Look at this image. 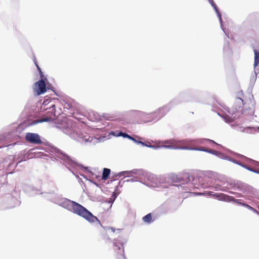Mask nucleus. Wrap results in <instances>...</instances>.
Instances as JSON below:
<instances>
[{"instance_id":"1","label":"nucleus","mask_w":259,"mask_h":259,"mask_svg":"<svg viewBox=\"0 0 259 259\" xmlns=\"http://www.w3.org/2000/svg\"><path fill=\"white\" fill-rule=\"evenodd\" d=\"M66 203L69 210L84 218L89 222H98L105 230H111L113 233L115 232L116 229L113 227L102 226L100 221L96 216H94L90 211L79 203L69 200H68Z\"/></svg>"},{"instance_id":"2","label":"nucleus","mask_w":259,"mask_h":259,"mask_svg":"<svg viewBox=\"0 0 259 259\" xmlns=\"http://www.w3.org/2000/svg\"><path fill=\"white\" fill-rule=\"evenodd\" d=\"M40 110L41 111H49L42 118L34 121L35 123L51 121L55 119L56 116L55 105L51 100L49 99L45 100L41 105Z\"/></svg>"},{"instance_id":"3","label":"nucleus","mask_w":259,"mask_h":259,"mask_svg":"<svg viewBox=\"0 0 259 259\" xmlns=\"http://www.w3.org/2000/svg\"><path fill=\"white\" fill-rule=\"evenodd\" d=\"M148 115L146 113L138 110H132L130 112V116L137 122H146V117Z\"/></svg>"},{"instance_id":"4","label":"nucleus","mask_w":259,"mask_h":259,"mask_svg":"<svg viewBox=\"0 0 259 259\" xmlns=\"http://www.w3.org/2000/svg\"><path fill=\"white\" fill-rule=\"evenodd\" d=\"M25 140L30 143L41 144L42 141L37 134L27 133L26 134Z\"/></svg>"},{"instance_id":"5","label":"nucleus","mask_w":259,"mask_h":259,"mask_svg":"<svg viewBox=\"0 0 259 259\" xmlns=\"http://www.w3.org/2000/svg\"><path fill=\"white\" fill-rule=\"evenodd\" d=\"M34 91L37 95L44 94L46 92V85L44 79H40L35 83L33 87Z\"/></svg>"},{"instance_id":"6","label":"nucleus","mask_w":259,"mask_h":259,"mask_svg":"<svg viewBox=\"0 0 259 259\" xmlns=\"http://www.w3.org/2000/svg\"><path fill=\"white\" fill-rule=\"evenodd\" d=\"M166 144L164 147L173 149H188V147H183L181 146V142L177 141L175 140H170L164 142Z\"/></svg>"},{"instance_id":"7","label":"nucleus","mask_w":259,"mask_h":259,"mask_svg":"<svg viewBox=\"0 0 259 259\" xmlns=\"http://www.w3.org/2000/svg\"><path fill=\"white\" fill-rule=\"evenodd\" d=\"M114 250L117 251V254L115 257V259H126L124 255V251L123 247V245L121 244L118 246L115 243H114Z\"/></svg>"},{"instance_id":"8","label":"nucleus","mask_w":259,"mask_h":259,"mask_svg":"<svg viewBox=\"0 0 259 259\" xmlns=\"http://www.w3.org/2000/svg\"><path fill=\"white\" fill-rule=\"evenodd\" d=\"M33 62L37 69V70L39 72V75H40V77H41V79H44V80L45 79H47L46 78V77H45V76L43 74V72H42L40 67L38 66V65L37 64V61H36V58H34V60H33Z\"/></svg>"},{"instance_id":"9","label":"nucleus","mask_w":259,"mask_h":259,"mask_svg":"<svg viewBox=\"0 0 259 259\" xmlns=\"http://www.w3.org/2000/svg\"><path fill=\"white\" fill-rule=\"evenodd\" d=\"M111 170L110 169L107 168H104L103 169V174H102V179L106 180H107L110 174Z\"/></svg>"},{"instance_id":"10","label":"nucleus","mask_w":259,"mask_h":259,"mask_svg":"<svg viewBox=\"0 0 259 259\" xmlns=\"http://www.w3.org/2000/svg\"><path fill=\"white\" fill-rule=\"evenodd\" d=\"M209 3L211 5V6L213 7V9L215 10V12L217 13L218 16L219 17L220 20H222V17L221 15L218 11V9L217 8V6L215 5V4L214 3L213 0H208Z\"/></svg>"},{"instance_id":"11","label":"nucleus","mask_w":259,"mask_h":259,"mask_svg":"<svg viewBox=\"0 0 259 259\" xmlns=\"http://www.w3.org/2000/svg\"><path fill=\"white\" fill-rule=\"evenodd\" d=\"M254 66L256 67L259 63V52H258L256 50H254Z\"/></svg>"},{"instance_id":"12","label":"nucleus","mask_w":259,"mask_h":259,"mask_svg":"<svg viewBox=\"0 0 259 259\" xmlns=\"http://www.w3.org/2000/svg\"><path fill=\"white\" fill-rule=\"evenodd\" d=\"M143 220L145 223H150L152 222L151 213H148L143 218Z\"/></svg>"},{"instance_id":"13","label":"nucleus","mask_w":259,"mask_h":259,"mask_svg":"<svg viewBox=\"0 0 259 259\" xmlns=\"http://www.w3.org/2000/svg\"><path fill=\"white\" fill-rule=\"evenodd\" d=\"M132 172L136 174V172H134L133 171H122V172H119L117 175H116L115 178H116L117 177H119V178L121 177V176H124V174L127 175V176L128 177L129 175Z\"/></svg>"},{"instance_id":"14","label":"nucleus","mask_w":259,"mask_h":259,"mask_svg":"<svg viewBox=\"0 0 259 259\" xmlns=\"http://www.w3.org/2000/svg\"><path fill=\"white\" fill-rule=\"evenodd\" d=\"M213 196L214 197H215L216 198H217L218 199V200H219L220 201H224V200L225 194L216 193V194H214Z\"/></svg>"},{"instance_id":"15","label":"nucleus","mask_w":259,"mask_h":259,"mask_svg":"<svg viewBox=\"0 0 259 259\" xmlns=\"http://www.w3.org/2000/svg\"><path fill=\"white\" fill-rule=\"evenodd\" d=\"M118 136H121L124 138H127L128 139H130V140H132L134 141H136V140L133 137H132L131 136H130V135H127V134L126 133H123L122 132H120V133L119 134Z\"/></svg>"},{"instance_id":"16","label":"nucleus","mask_w":259,"mask_h":259,"mask_svg":"<svg viewBox=\"0 0 259 259\" xmlns=\"http://www.w3.org/2000/svg\"><path fill=\"white\" fill-rule=\"evenodd\" d=\"M233 197L225 194L224 201L226 202H231L233 201Z\"/></svg>"},{"instance_id":"17","label":"nucleus","mask_w":259,"mask_h":259,"mask_svg":"<svg viewBox=\"0 0 259 259\" xmlns=\"http://www.w3.org/2000/svg\"><path fill=\"white\" fill-rule=\"evenodd\" d=\"M193 149L196 150H199V151H205V152H207L209 153H213V151L212 150H207V149L204 148L203 147H200L199 148H193Z\"/></svg>"},{"instance_id":"18","label":"nucleus","mask_w":259,"mask_h":259,"mask_svg":"<svg viewBox=\"0 0 259 259\" xmlns=\"http://www.w3.org/2000/svg\"><path fill=\"white\" fill-rule=\"evenodd\" d=\"M243 206L246 207L248 209H249L254 212H257V211L256 209H255L253 207H252V206H251L247 204H243Z\"/></svg>"},{"instance_id":"19","label":"nucleus","mask_w":259,"mask_h":259,"mask_svg":"<svg viewBox=\"0 0 259 259\" xmlns=\"http://www.w3.org/2000/svg\"><path fill=\"white\" fill-rule=\"evenodd\" d=\"M233 202L236 203L240 205H242L243 206V204H245L244 203H242L241 202L240 199H237L234 198Z\"/></svg>"},{"instance_id":"20","label":"nucleus","mask_w":259,"mask_h":259,"mask_svg":"<svg viewBox=\"0 0 259 259\" xmlns=\"http://www.w3.org/2000/svg\"><path fill=\"white\" fill-rule=\"evenodd\" d=\"M156 112H158V113L164 112V113H165V111L164 107H161V108H159L156 111Z\"/></svg>"},{"instance_id":"21","label":"nucleus","mask_w":259,"mask_h":259,"mask_svg":"<svg viewBox=\"0 0 259 259\" xmlns=\"http://www.w3.org/2000/svg\"><path fill=\"white\" fill-rule=\"evenodd\" d=\"M241 166L245 167L246 168H247V169H248L250 171H253V172H257L256 170H253V169H252L250 167H247L246 166H244V165L243 164H240Z\"/></svg>"},{"instance_id":"22","label":"nucleus","mask_w":259,"mask_h":259,"mask_svg":"<svg viewBox=\"0 0 259 259\" xmlns=\"http://www.w3.org/2000/svg\"><path fill=\"white\" fill-rule=\"evenodd\" d=\"M135 142H137V143H140V144H142V145H143L147 146V145H146V144H145L144 142H141V141H135Z\"/></svg>"},{"instance_id":"23","label":"nucleus","mask_w":259,"mask_h":259,"mask_svg":"<svg viewBox=\"0 0 259 259\" xmlns=\"http://www.w3.org/2000/svg\"><path fill=\"white\" fill-rule=\"evenodd\" d=\"M125 181H126V182H133L134 181V179H127Z\"/></svg>"},{"instance_id":"24","label":"nucleus","mask_w":259,"mask_h":259,"mask_svg":"<svg viewBox=\"0 0 259 259\" xmlns=\"http://www.w3.org/2000/svg\"><path fill=\"white\" fill-rule=\"evenodd\" d=\"M209 141L210 142H212V143H215V144H216V143H215L213 140H209Z\"/></svg>"},{"instance_id":"25","label":"nucleus","mask_w":259,"mask_h":259,"mask_svg":"<svg viewBox=\"0 0 259 259\" xmlns=\"http://www.w3.org/2000/svg\"><path fill=\"white\" fill-rule=\"evenodd\" d=\"M197 194H198V195H204V193H198Z\"/></svg>"},{"instance_id":"26","label":"nucleus","mask_w":259,"mask_h":259,"mask_svg":"<svg viewBox=\"0 0 259 259\" xmlns=\"http://www.w3.org/2000/svg\"><path fill=\"white\" fill-rule=\"evenodd\" d=\"M237 194H238V196H239V197L242 196V195L240 193V194L237 193Z\"/></svg>"},{"instance_id":"27","label":"nucleus","mask_w":259,"mask_h":259,"mask_svg":"<svg viewBox=\"0 0 259 259\" xmlns=\"http://www.w3.org/2000/svg\"><path fill=\"white\" fill-rule=\"evenodd\" d=\"M107 239H108L110 241L111 240V239L110 238H109V237H108Z\"/></svg>"},{"instance_id":"28","label":"nucleus","mask_w":259,"mask_h":259,"mask_svg":"<svg viewBox=\"0 0 259 259\" xmlns=\"http://www.w3.org/2000/svg\"><path fill=\"white\" fill-rule=\"evenodd\" d=\"M117 231H120V230H121V229H117Z\"/></svg>"},{"instance_id":"29","label":"nucleus","mask_w":259,"mask_h":259,"mask_svg":"<svg viewBox=\"0 0 259 259\" xmlns=\"http://www.w3.org/2000/svg\"><path fill=\"white\" fill-rule=\"evenodd\" d=\"M231 193H232V194H235V193H234V192H231Z\"/></svg>"}]
</instances>
